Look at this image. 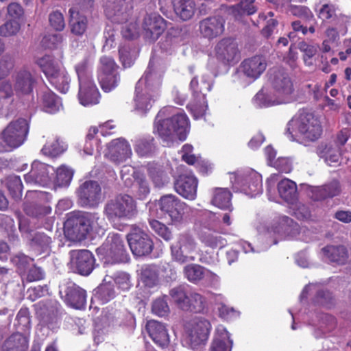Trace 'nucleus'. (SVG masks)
Segmentation results:
<instances>
[{"instance_id": "0e129e2a", "label": "nucleus", "mask_w": 351, "mask_h": 351, "mask_svg": "<svg viewBox=\"0 0 351 351\" xmlns=\"http://www.w3.org/2000/svg\"><path fill=\"white\" fill-rule=\"evenodd\" d=\"M14 66V60L8 55L3 56L0 59V81L7 77Z\"/></svg>"}, {"instance_id": "5fc2aeb1", "label": "nucleus", "mask_w": 351, "mask_h": 351, "mask_svg": "<svg viewBox=\"0 0 351 351\" xmlns=\"http://www.w3.org/2000/svg\"><path fill=\"white\" fill-rule=\"evenodd\" d=\"M24 211L29 216L40 218L49 214L51 208L48 206L27 204L24 206Z\"/></svg>"}, {"instance_id": "4468645a", "label": "nucleus", "mask_w": 351, "mask_h": 351, "mask_svg": "<svg viewBox=\"0 0 351 351\" xmlns=\"http://www.w3.org/2000/svg\"><path fill=\"white\" fill-rule=\"evenodd\" d=\"M77 195L82 206L94 208L101 200V188L97 181H86L80 186Z\"/></svg>"}, {"instance_id": "e433bc0d", "label": "nucleus", "mask_w": 351, "mask_h": 351, "mask_svg": "<svg viewBox=\"0 0 351 351\" xmlns=\"http://www.w3.org/2000/svg\"><path fill=\"white\" fill-rule=\"evenodd\" d=\"M140 278L145 286L152 288L159 282L158 271L156 265H148L142 267Z\"/></svg>"}, {"instance_id": "ddd939ff", "label": "nucleus", "mask_w": 351, "mask_h": 351, "mask_svg": "<svg viewBox=\"0 0 351 351\" xmlns=\"http://www.w3.org/2000/svg\"><path fill=\"white\" fill-rule=\"evenodd\" d=\"M12 79L15 95L19 98L30 95L37 84L36 77L26 69H21L15 71L12 75Z\"/></svg>"}, {"instance_id": "ea45409f", "label": "nucleus", "mask_w": 351, "mask_h": 351, "mask_svg": "<svg viewBox=\"0 0 351 351\" xmlns=\"http://www.w3.org/2000/svg\"><path fill=\"white\" fill-rule=\"evenodd\" d=\"M132 177L134 180L136 196L138 199H145L150 193V187L143 173L134 171Z\"/></svg>"}, {"instance_id": "bb28decb", "label": "nucleus", "mask_w": 351, "mask_h": 351, "mask_svg": "<svg viewBox=\"0 0 351 351\" xmlns=\"http://www.w3.org/2000/svg\"><path fill=\"white\" fill-rule=\"evenodd\" d=\"M29 339L21 332H14L7 337L1 346L2 351H27Z\"/></svg>"}, {"instance_id": "c9c22d12", "label": "nucleus", "mask_w": 351, "mask_h": 351, "mask_svg": "<svg viewBox=\"0 0 351 351\" xmlns=\"http://www.w3.org/2000/svg\"><path fill=\"white\" fill-rule=\"evenodd\" d=\"M231 193L225 188H216L213 192L211 203L221 209H230L231 207Z\"/></svg>"}, {"instance_id": "473e14b6", "label": "nucleus", "mask_w": 351, "mask_h": 351, "mask_svg": "<svg viewBox=\"0 0 351 351\" xmlns=\"http://www.w3.org/2000/svg\"><path fill=\"white\" fill-rule=\"evenodd\" d=\"M299 225L287 216L279 218L277 225L274 227V232L281 235L293 237L299 233Z\"/></svg>"}, {"instance_id": "4d7b16f0", "label": "nucleus", "mask_w": 351, "mask_h": 351, "mask_svg": "<svg viewBox=\"0 0 351 351\" xmlns=\"http://www.w3.org/2000/svg\"><path fill=\"white\" fill-rule=\"evenodd\" d=\"M167 296L160 297L156 298L152 303V312L159 316H167L169 312L170 308L167 304Z\"/></svg>"}, {"instance_id": "79ce46f5", "label": "nucleus", "mask_w": 351, "mask_h": 351, "mask_svg": "<svg viewBox=\"0 0 351 351\" xmlns=\"http://www.w3.org/2000/svg\"><path fill=\"white\" fill-rule=\"evenodd\" d=\"M42 104L44 110L49 113H55L62 107L60 99L49 90L43 93L42 95Z\"/></svg>"}, {"instance_id": "6ab92c4d", "label": "nucleus", "mask_w": 351, "mask_h": 351, "mask_svg": "<svg viewBox=\"0 0 351 351\" xmlns=\"http://www.w3.org/2000/svg\"><path fill=\"white\" fill-rule=\"evenodd\" d=\"M166 28L167 21L157 14H151L144 19L145 36L152 42L156 41Z\"/></svg>"}, {"instance_id": "052dcab7", "label": "nucleus", "mask_w": 351, "mask_h": 351, "mask_svg": "<svg viewBox=\"0 0 351 351\" xmlns=\"http://www.w3.org/2000/svg\"><path fill=\"white\" fill-rule=\"evenodd\" d=\"M200 240L206 246L216 248L223 245V239L216 234L210 232H203L200 235Z\"/></svg>"}, {"instance_id": "1a4fd4ad", "label": "nucleus", "mask_w": 351, "mask_h": 351, "mask_svg": "<svg viewBox=\"0 0 351 351\" xmlns=\"http://www.w3.org/2000/svg\"><path fill=\"white\" fill-rule=\"evenodd\" d=\"M187 334V342L193 349L204 345L208 340L210 330V322L202 317H195L189 322L185 326Z\"/></svg>"}, {"instance_id": "6e6d98bb", "label": "nucleus", "mask_w": 351, "mask_h": 351, "mask_svg": "<svg viewBox=\"0 0 351 351\" xmlns=\"http://www.w3.org/2000/svg\"><path fill=\"white\" fill-rule=\"evenodd\" d=\"M151 228L164 240L169 241L172 237L173 234L170 229L164 223L156 219H151L149 221Z\"/></svg>"}, {"instance_id": "338daca9", "label": "nucleus", "mask_w": 351, "mask_h": 351, "mask_svg": "<svg viewBox=\"0 0 351 351\" xmlns=\"http://www.w3.org/2000/svg\"><path fill=\"white\" fill-rule=\"evenodd\" d=\"M201 221L205 227H207L209 230H215L219 219L215 213L209 210H205L201 215Z\"/></svg>"}, {"instance_id": "13d9d810", "label": "nucleus", "mask_w": 351, "mask_h": 351, "mask_svg": "<svg viewBox=\"0 0 351 351\" xmlns=\"http://www.w3.org/2000/svg\"><path fill=\"white\" fill-rule=\"evenodd\" d=\"M32 245L43 252L49 251L51 243V239L43 232H37L32 240Z\"/></svg>"}, {"instance_id": "49530a36", "label": "nucleus", "mask_w": 351, "mask_h": 351, "mask_svg": "<svg viewBox=\"0 0 351 351\" xmlns=\"http://www.w3.org/2000/svg\"><path fill=\"white\" fill-rule=\"evenodd\" d=\"M66 149L63 142H60L58 138H53L44 145L41 151L44 155L54 158L62 154Z\"/></svg>"}, {"instance_id": "37998d69", "label": "nucleus", "mask_w": 351, "mask_h": 351, "mask_svg": "<svg viewBox=\"0 0 351 351\" xmlns=\"http://www.w3.org/2000/svg\"><path fill=\"white\" fill-rule=\"evenodd\" d=\"M152 136H148L140 138L136 141L134 149L140 156H149L152 155L156 149Z\"/></svg>"}, {"instance_id": "a211bd4d", "label": "nucleus", "mask_w": 351, "mask_h": 351, "mask_svg": "<svg viewBox=\"0 0 351 351\" xmlns=\"http://www.w3.org/2000/svg\"><path fill=\"white\" fill-rule=\"evenodd\" d=\"M165 69L166 66L163 62L158 60H150L144 76L145 88L149 90L158 88L161 84Z\"/></svg>"}, {"instance_id": "9d476101", "label": "nucleus", "mask_w": 351, "mask_h": 351, "mask_svg": "<svg viewBox=\"0 0 351 351\" xmlns=\"http://www.w3.org/2000/svg\"><path fill=\"white\" fill-rule=\"evenodd\" d=\"M191 89L193 91V100L190 103L189 106L197 118L202 116L207 108L206 93L210 90L211 84L210 82L202 77L199 81L194 77L190 84Z\"/></svg>"}, {"instance_id": "09e8293b", "label": "nucleus", "mask_w": 351, "mask_h": 351, "mask_svg": "<svg viewBox=\"0 0 351 351\" xmlns=\"http://www.w3.org/2000/svg\"><path fill=\"white\" fill-rule=\"evenodd\" d=\"M191 292L187 290L185 286L180 285L171 289L169 295L178 306L183 310Z\"/></svg>"}, {"instance_id": "aec40b11", "label": "nucleus", "mask_w": 351, "mask_h": 351, "mask_svg": "<svg viewBox=\"0 0 351 351\" xmlns=\"http://www.w3.org/2000/svg\"><path fill=\"white\" fill-rule=\"evenodd\" d=\"M198 181L193 175L182 174L178 176L174 182L176 192L183 197L193 200L197 195Z\"/></svg>"}, {"instance_id": "a878e982", "label": "nucleus", "mask_w": 351, "mask_h": 351, "mask_svg": "<svg viewBox=\"0 0 351 351\" xmlns=\"http://www.w3.org/2000/svg\"><path fill=\"white\" fill-rule=\"evenodd\" d=\"M322 252L330 262L338 265H344L348 262L349 253L344 245H326L322 249Z\"/></svg>"}, {"instance_id": "f704fd0d", "label": "nucleus", "mask_w": 351, "mask_h": 351, "mask_svg": "<svg viewBox=\"0 0 351 351\" xmlns=\"http://www.w3.org/2000/svg\"><path fill=\"white\" fill-rule=\"evenodd\" d=\"M37 64L49 81L63 69L51 56L46 55L37 60Z\"/></svg>"}, {"instance_id": "864d4df0", "label": "nucleus", "mask_w": 351, "mask_h": 351, "mask_svg": "<svg viewBox=\"0 0 351 351\" xmlns=\"http://www.w3.org/2000/svg\"><path fill=\"white\" fill-rule=\"evenodd\" d=\"M21 29L20 23L14 19H8L0 25V36L12 37L17 35Z\"/></svg>"}, {"instance_id": "58836bf2", "label": "nucleus", "mask_w": 351, "mask_h": 351, "mask_svg": "<svg viewBox=\"0 0 351 351\" xmlns=\"http://www.w3.org/2000/svg\"><path fill=\"white\" fill-rule=\"evenodd\" d=\"M69 13L71 32L75 35L82 36L87 28L86 16L78 12H75L73 9L69 10Z\"/></svg>"}, {"instance_id": "5701e85b", "label": "nucleus", "mask_w": 351, "mask_h": 351, "mask_svg": "<svg viewBox=\"0 0 351 351\" xmlns=\"http://www.w3.org/2000/svg\"><path fill=\"white\" fill-rule=\"evenodd\" d=\"M225 21L219 16L207 17L199 22V29L203 37L213 39L223 34Z\"/></svg>"}, {"instance_id": "f8f14e48", "label": "nucleus", "mask_w": 351, "mask_h": 351, "mask_svg": "<svg viewBox=\"0 0 351 351\" xmlns=\"http://www.w3.org/2000/svg\"><path fill=\"white\" fill-rule=\"evenodd\" d=\"M217 59L224 64H234L241 58L237 43L231 38L220 40L215 47Z\"/></svg>"}, {"instance_id": "423d86ee", "label": "nucleus", "mask_w": 351, "mask_h": 351, "mask_svg": "<svg viewBox=\"0 0 351 351\" xmlns=\"http://www.w3.org/2000/svg\"><path fill=\"white\" fill-rule=\"evenodd\" d=\"M271 86L278 99V103H288L293 100L294 84L289 74L282 69H273L269 77Z\"/></svg>"}, {"instance_id": "4c0bfd02", "label": "nucleus", "mask_w": 351, "mask_h": 351, "mask_svg": "<svg viewBox=\"0 0 351 351\" xmlns=\"http://www.w3.org/2000/svg\"><path fill=\"white\" fill-rule=\"evenodd\" d=\"M278 191L280 196L287 202L292 203L296 199V184L289 179H284L278 183Z\"/></svg>"}, {"instance_id": "69168bd1", "label": "nucleus", "mask_w": 351, "mask_h": 351, "mask_svg": "<svg viewBox=\"0 0 351 351\" xmlns=\"http://www.w3.org/2000/svg\"><path fill=\"white\" fill-rule=\"evenodd\" d=\"M100 62L101 64L100 73H118L117 69L119 66L117 65L114 60L112 58L108 56L101 57L100 59Z\"/></svg>"}, {"instance_id": "f3484780", "label": "nucleus", "mask_w": 351, "mask_h": 351, "mask_svg": "<svg viewBox=\"0 0 351 351\" xmlns=\"http://www.w3.org/2000/svg\"><path fill=\"white\" fill-rule=\"evenodd\" d=\"M60 293L62 299L69 306L76 309L84 308L86 302V292L78 285L70 282Z\"/></svg>"}, {"instance_id": "39448f33", "label": "nucleus", "mask_w": 351, "mask_h": 351, "mask_svg": "<svg viewBox=\"0 0 351 351\" xmlns=\"http://www.w3.org/2000/svg\"><path fill=\"white\" fill-rule=\"evenodd\" d=\"M322 128L319 121L310 112H304L296 119H292L287 124V133L291 138L298 134L308 141H315L322 134Z\"/></svg>"}, {"instance_id": "2eb2a0df", "label": "nucleus", "mask_w": 351, "mask_h": 351, "mask_svg": "<svg viewBox=\"0 0 351 351\" xmlns=\"http://www.w3.org/2000/svg\"><path fill=\"white\" fill-rule=\"evenodd\" d=\"M70 257L71 264L78 274L88 276L93 270L95 258L89 250H72L70 252Z\"/></svg>"}, {"instance_id": "dca6fc26", "label": "nucleus", "mask_w": 351, "mask_h": 351, "mask_svg": "<svg viewBox=\"0 0 351 351\" xmlns=\"http://www.w3.org/2000/svg\"><path fill=\"white\" fill-rule=\"evenodd\" d=\"M342 191L343 186L341 182L334 178L321 186L313 187L311 197L314 201H324L339 196Z\"/></svg>"}, {"instance_id": "7ed1b4c3", "label": "nucleus", "mask_w": 351, "mask_h": 351, "mask_svg": "<svg viewBox=\"0 0 351 351\" xmlns=\"http://www.w3.org/2000/svg\"><path fill=\"white\" fill-rule=\"evenodd\" d=\"M104 213L110 221L130 220L138 214L137 204L132 196L120 193L107 201Z\"/></svg>"}, {"instance_id": "cd10ccee", "label": "nucleus", "mask_w": 351, "mask_h": 351, "mask_svg": "<svg viewBox=\"0 0 351 351\" xmlns=\"http://www.w3.org/2000/svg\"><path fill=\"white\" fill-rule=\"evenodd\" d=\"M78 98L84 106L99 103V93L93 82L80 85Z\"/></svg>"}, {"instance_id": "4be33fe9", "label": "nucleus", "mask_w": 351, "mask_h": 351, "mask_svg": "<svg viewBox=\"0 0 351 351\" xmlns=\"http://www.w3.org/2000/svg\"><path fill=\"white\" fill-rule=\"evenodd\" d=\"M54 171L52 167L45 163L34 161L32 165L31 171L25 175V180L27 183L47 185L50 181L49 170Z\"/></svg>"}, {"instance_id": "6e6552de", "label": "nucleus", "mask_w": 351, "mask_h": 351, "mask_svg": "<svg viewBox=\"0 0 351 351\" xmlns=\"http://www.w3.org/2000/svg\"><path fill=\"white\" fill-rule=\"evenodd\" d=\"M158 207L165 217L171 220L172 224H180L184 221L187 205L176 195L169 194L160 197Z\"/></svg>"}, {"instance_id": "393cba45", "label": "nucleus", "mask_w": 351, "mask_h": 351, "mask_svg": "<svg viewBox=\"0 0 351 351\" xmlns=\"http://www.w3.org/2000/svg\"><path fill=\"white\" fill-rule=\"evenodd\" d=\"M131 155L130 145L124 138H117L110 143L109 157L112 162L117 164L123 162Z\"/></svg>"}, {"instance_id": "7c9ffc66", "label": "nucleus", "mask_w": 351, "mask_h": 351, "mask_svg": "<svg viewBox=\"0 0 351 351\" xmlns=\"http://www.w3.org/2000/svg\"><path fill=\"white\" fill-rule=\"evenodd\" d=\"M143 84V80L138 81L136 86V97L134 99L135 101V106L137 110H139L142 112H146L149 110L154 103V99L152 96L148 92L149 90L145 88L143 90L141 88V86Z\"/></svg>"}, {"instance_id": "bf43d9fd", "label": "nucleus", "mask_w": 351, "mask_h": 351, "mask_svg": "<svg viewBox=\"0 0 351 351\" xmlns=\"http://www.w3.org/2000/svg\"><path fill=\"white\" fill-rule=\"evenodd\" d=\"M289 11L293 16L298 17L304 22L315 20L314 14L312 11L306 6L303 5H291Z\"/></svg>"}, {"instance_id": "8fccbe9b", "label": "nucleus", "mask_w": 351, "mask_h": 351, "mask_svg": "<svg viewBox=\"0 0 351 351\" xmlns=\"http://www.w3.org/2000/svg\"><path fill=\"white\" fill-rule=\"evenodd\" d=\"M49 82L61 93H65L69 88L70 79L67 72L64 69Z\"/></svg>"}, {"instance_id": "c03bdc74", "label": "nucleus", "mask_w": 351, "mask_h": 351, "mask_svg": "<svg viewBox=\"0 0 351 351\" xmlns=\"http://www.w3.org/2000/svg\"><path fill=\"white\" fill-rule=\"evenodd\" d=\"M110 253L114 263L123 262L127 259L123 241L117 235L112 237Z\"/></svg>"}, {"instance_id": "c756f323", "label": "nucleus", "mask_w": 351, "mask_h": 351, "mask_svg": "<svg viewBox=\"0 0 351 351\" xmlns=\"http://www.w3.org/2000/svg\"><path fill=\"white\" fill-rule=\"evenodd\" d=\"M232 346V341L230 339L229 332L224 327H218L210 351H231Z\"/></svg>"}, {"instance_id": "412c9836", "label": "nucleus", "mask_w": 351, "mask_h": 351, "mask_svg": "<svg viewBox=\"0 0 351 351\" xmlns=\"http://www.w3.org/2000/svg\"><path fill=\"white\" fill-rule=\"evenodd\" d=\"M267 61L263 56H254L244 60L240 64V71L246 77L256 80L265 71Z\"/></svg>"}, {"instance_id": "a18cd8bd", "label": "nucleus", "mask_w": 351, "mask_h": 351, "mask_svg": "<svg viewBox=\"0 0 351 351\" xmlns=\"http://www.w3.org/2000/svg\"><path fill=\"white\" fill-rule=\"evenodd\" d=\"M40 309L42 311L44 318L46 317V321L53 322V319L58 316L60 305L53 300H49L45 302H40L39 303Z\"/></svg>"}, {"instance_id": "72a5a7b5", "label": "nucleus", "mask_w": 351, "mask_h": 351, "mask_svg": "<svg viewBox=\"0 0 351 351\" xmlns=\"http://www.w3.org/2000/svg\"><path fill=\"white\" fill-rule=\"evenodd\" d=\"M206 308V300L201 294L191 291L188 296L183 311L195 313H204Z\"/></svg>"}, {"instance_id": "603ef678", "label": "nucleus", "mask_w": 351, "mask_h": 351, "mask_svg": "<svg viewBox=\"0 0 351 351\" xmlns=\"http://www.w3.org/2000/svg\"><path fill=\"white\" fill-rule=\"evenodd\" d=\"M7 187L10 195L15 199H21L23 191V184L19 176H10L7 178Z\"/></svg>"}, {"instance_id": "680f3d73", "label": "nucleus", "mask_w": 351, "mask_h": 351, "mask_svg": "<svg viewBox=\"0 0 351 351\" xmlns=\"http://www.w3.org/2000/svg\"><path fill=\"white\" fill-rule=\"evenodd\" d=\"M72 177L73 171L65 166H62L56 171V183L58 186H66Z\"/></svg>"}, {"instance_id": "b1692460", "label": "nucleus", "mask_w": 351, "mask_h": 351, "mask_svg": "<svg viewBox=\"0 0 351 351\" xmlns=\"http://www.w3.org/2000/svg\"><path fill=\"white\" fill-rule=\"evenodd\" d=\"M146 330L153 341L159 347L164 348L169 344V336L165 326L156 320L148 321Z\"/></svg>"}, {"instance_id": "2f4dec72", "label": "nucleus", "mask_w": 351, "mask_h": 351, "mask_svg": "<svg viewBox=\"0 0 351 351\" xmlns=\"http://www.w3.org/2000/svg\"><path fill=\"white\" fill-rule=\"evenodd\" d=\"M147 173L156 187H162L169 182V178L163 167L160 165L149 163Z\"/></svg>"}, {"instance_id": "de8ad7c7", "label": "nucleus", "mask_w": 351, "mask_h": 351, "mask_svg": "<svg viewBox=\"0 0 351 351\" xmlns=\"http://www.w3.org/2000/svg\"><path fill=\"white\" fill-rule=\"evenodd\" d=\"M206 269L197 264H189L184 267V274L189 281L196 283L205 276Z\"/></svg>"}, {"instance_id": "774afa93", "label": "nucleus", "mask_w": 351, "mask_h": 351, "mask_svg": "<svg viewBox=\"0 0 351 351\" xmlns=\"http://www.w3.org/2000/svg\"><path fill=\"white\" fill-rule=\"evenodd\" d=\"M14 94V86L10 80H3L0 84V101L12 99Z\"/></svg>"}, {"instance_id": "0eeeda50", "label": "nucleus", "mask_w": 351, "mask_h": 351, "mask_svg": "<svg viewBox=\"0 0 351 351\" xmlns=\"http://www.w3.org/2000/svg\"><path fill=\"white\" fill-rule=\"evenodd\" d=\"M170 248L172 260L179 264H185L195 260V257L191 254L196 250L197 243L193 235L189 233L180 234L177 241Z\"/></svg>"}, {"instance_id": "c85d7f7f", "label": "nucleus", "mask_w": 351, "mask_h": 351, "mask_svg": "<svg viewBox=\"0 0 351 351\" xmlns=\"http://www.w3.org/2000/svg\"><path fill=\"white\" fill-rule=\"evenodd\" d=\"M174 12L182 21L191 19L197 10V5L194 0H173Z\"/></svg>"}, {"instance_id": "f03ea898", "label": "nucleus", "mask_w": 351, "mask_h": 351, "mask_svg": "<svg viewBox=\"0 0 351 351\" xmlns=\"http://www.w3.org/2000/svg\"><path fill=\"white\" fill-rule=\"evenodd\" d=\"M99 217L96 213H71L64 222V234L71 241H81L86 239L95 224L99 225Z\"/></svg>"}, {"instance_id": "20e7f679", "label": "nucleus", "mask_w": 351, "mask_h": 351, "mask_svg": "<svg viewBox=\"0 0 351 351\" xmlns=\"http://www.w3.org/2000/svg\"><path fill=\"white\" fill-rule=\"evenodd\" d=\"M29 124L25 119L11 121L0 135V153L11 152L21 146L27 138Z\"/></svg>"}, {"instance_id": "9b49d317", "label": "nucleus", "mask_w": 351, "mask_h": 351, "mask_svg": "<svg viewBox=\"0 0 351 351\" xmlns=\"http://www.w3.org/2000/svg\"><path fill=\"white\" fill-rule=\"evenodd\" d=\"M127 241L134 255L143 256L149 254L154 248L150 237L140 228L132 226L127 235Z\"/></svg>"}, {"instance_id": "3c124183", "label": "nucleus", "mask_w": 351, "mask_h": 351, "mask_svg": "<svg viewBox=\"0 0 351 351\" xmlns=\"http://www.w3.org/2000/svg\"><path fill=\"white\" fill-rule=\"evenodd\" d=\"M98 80L102 90L106 93L111 91L118 86L120 77L119 73H99Z\"/></svg>"}, {"instance_id": "e2e57ef3", "label": "nucleus", "mask_w": 351, "mask_h": 351, "mask_svg": "<svg viewBox=\"0 0 351 351\" xmlns=\"http://www.w3.org/2000/svg\"><path fill=\"white\" fill-rule=\"evenodd\" d=\"M49 23L50 26L56 31L61 32L65 27V21L63 14L56 10L49 14Z\"/></svg>"}, {"instance_id": "f257e3e1", "label": "nucleus", "mask_w": 351, "mask_h": 351, "mask_svg": "<svg viewBox=\"0 0 351 351\" xmlns=\"http://www.w3.org/2000/svg\"><path fill=\"white\" fill-rule=\"evenodd\" d=\"M166 110L164 108L158 112L154 123V131L163 143L170 146L178 140L183 141L186 138L190 125L186 114L182 112H178L169 118L159 119Z\"/></svg>"}, {"instance_id": "a19ab883", "label": "nucleus", "mask_w": 351, "mask_h": 351, "mask_svg": "<svg viewBox=\"0 0 351 351\" xmlns=\"http://www.w3.org/2000/svg\"><path fill=\"white\" fill-rule=\"evenodd\" d=\"M258 23L265 22V25L261 30V34L265 38L269 40L274 38V34L278 33V21L276 19H267L265 13L258 14Z\"/></svg>"}]
</instances>
